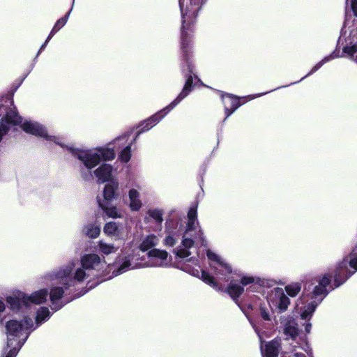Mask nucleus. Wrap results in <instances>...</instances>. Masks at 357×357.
<instances>
[{
    "label": "nucleus",
    "instance_id": "obj_26",
    "mask_svg": "<svg viewBox=\"0 0 357 357\" xmlns=\"http://www.w3.org/2000/svg\"><path fill=\"white\" fill-rule=\"evenodd\" d=\"M98 250L103 255H108L114 253L117 250V248L114 247V245L107 243L104 241H99L98 243Z\"/></svg>",
    "mask_w": 357,
    "mask_h": 357
},
{
    "label": "nucleus",
    "instance_id": "obj_4",
    "mask_svg": "<svg viewBox=\"0 0 357 357\" xmlns=\"http://www.w3.org/2000/svg\"><path fill=\"white\" fill-rule=\"evenodd\" d=\"M206 255L210 261V266L217 278L225 281L230 280L225 291L231 296L241 310L245 313L243 307L238 303V299L243 293L244 287L251 284H261L262 282L260 279L251 275H243L241 278V285L237 281L230 280L229 275L232 272L231 267L221 257L209 250H207Z\"/></svg>",
    "mask_w": 357,
    "mask_h": 357
},
{
    "label": "nucleus",
    "instance_id": "obj_32",
    "mask_svg": "<svg viewBox=\"0 0 357 357\" xmlns=\"http://www.w3.org/2000/svg\"><path fill=\"white\" fill-rule=\"evenodd\" d=\"M292 340V342L291 343V347H292V352H293V355L294 357H306V356L301 353V352H297L296 351V349L297 348H298V347H294V345H296V346H299V344H298V339H297V340Z\"/></svg>",
    "mask_w": 357,
    "mask_h": 357
},
{
    "label": "nucleus",
    "instance_id": "obj_12",
    "mask_svg": "<svg viewBox=\"0 0 357 357\" xmlns=\"http://www.w3.org/2000/svg\"><path fill=\"white\" fill-rule=\"evenodd\" d=\"M168 253L159 249H151L148 252L146 266L149 267H164L169 264Z\"/></svg>",
    "mask_w": 357,
    "mask_h": 357
},
{
    "label": "nucleus",
    "instance_id": "obj_30",
    "mask_svg": "<svg viewBox=\"0 0 357 357\" xmlns=\"http://www.w3.org/2000/svg\"><path fill=\"white\" fill-rule=\"evenodd\" d=\"M337 56L335 54V53L333 52L331 55H329L328 56L324 57L321 61H320L314 66H313L312 68L311 69V70L310 71V73L307 75H306L305 76H304L303 78H305L307 76H309L310 75L313 74L317 70H318L324 63L328 62L329 61L335 59Z\"/></svg>",
    "mask_w": 357,
    "mask_h": 357
},
{
    "label": "nucleus",
    "instance_id": "obj_20",
    "mask_svg": "<svg viewBox=\"0 0 357 357\" xmlns=\"http://www.w3.org/2000/svg\"><path fill=\"white\" fill-rule=\"evenodd\" d=\"M128 207L132 212L139 211L142 207V202L140 199L139 192L135 189L131 188L128 191Z\"/></svg>",
    "mask_w": 357,
    "mask_h": 357
},
{
    "label": "nucleus",
    "instance_id": "obj_39",
    "mask_svg": "<svg viewBox=\"0 0 357 357\" xmlns=\"http://www.w3.org/2000/svg\"><path fill=\"white\" fill-rule=\"evenodd\" d=\"M52 38H49V36L47 38L45 42H47V43H48V42Z\"/></svg>",
    "mask_w": 357,
    "mask_h": 357
},
{
    "label": "nucleus",
    "instance_id": "obj_8",
    "mask_svg": "<svg viewBox=\"0 0 357 357\" xmlns=\"http://www.w3.org/2000/svg\"><path fill=\"white\" fill-rule=\"evenodd\" d=\"M337 45L343 53L357 63V20L349 24L347 17L337 40Z\"/></svg>",
    "mask_w": 357,
    "mask_h": 357
},
{
    "label": "nucleus",
    "instance_id": "obj_2",
    "mask_svg": "<svg viewBox=\"0 0 357 357\" xmlns=\"http://www.w3.org/2000/svg\"><path fill=\"white\" fill-rule=\"evenodd\" d=\"M166 231L167 234L165 238V244L172 247L181 239V243L174 249V253L181 259L190 257L186 262H192L195 265V267H192L188 264H185L181 269L202 279L214 289L219 290L220 287L214 278L205 271H199V261L195 257L198 255V249L206 245L204 233L197 220V206L191 207L188 212V222L185 231L181 226L178 227V222L172 220L166 222Z\"/></svg>",
    "mask_w": 357,
    "mask_h": 357
},
{
    "label": "nucleus",
    "instance_id": "obj_37",
    "mask_svg": "<svg viewBox=\"0 0 357 357\" xmlns=\"http://www.w3.org/2000/svg\"><path fill=\"white\" fill-rule=\"evenodd\" d=\"M47 45V42H45L40 47L38 54H37V56H38L40 52L45 48L46 45Z\"/></svg>",
    "mask_w": 357,
    "mask_h": 357
},
{
    "label": "nucleus",
    "instance_id": "obj_29",
    "mask_svg": "<svg viewBox=\"0 0 357 357\" xmlns=\"http://www.w3.org/2000/svg\"><path fill=\"white\" fill-rule=\"evenodd\" d=\"M14 344L13 346L8 347L7 345L6 348L3 349V354L1 357H15L17 354L18 351L21 348L17 344V340L15 338L13 340Z\"/></svg>",
    "mask_w": 357,
    "mask_h": 357
},
{
    "label": "nucleus",
    "instance_id": "obj_7",
    "mask_svg": "<svg viewBox=\"0 0 357 357\" xmlns=\"http://www.w3.org/2000/svg\"><path fill=\"white\" fill-rule=\"evenodd\" d=\"M181 48L183 61L185 63V66H182V70L183 73H185V70L188 71V73L185 74L186 81L181 92L167 106V112L172 110L178 104L188 96L192 89L193 78L192 74L193 66L190 60V40L185 39L184 32H183L182 35Z\"/></svg>",
    "mask_w": 357,
    "mask_h": 357
},
{
    "label": "nucleus",
    "instance_id": "obj_3",
    "mask_svg": "<svg viewBox=\"0 0 357 357\" xmlns=\"http://www.w3.org/2000/svg\"><path fill=\"white\" fill-rule=\"evenodd\" d=\"M78 261L71 260L67 264L45 273L42 278L50 282H56L50 288V299L52 309L59 310L67 303L75 298L83 296L87 290L82 291L73 298L64 302L62 298L70 294L71 288L82 284L91 276L98 275L106 264L104 258L97 254H85L80 258V265L77 266Z\"/></svg>",
    "mask_w": 357,
    "mask_h": 357
},
{
    "label": "nucleus",
    "instance_id": "obj_18",
    "mask_svg": "<svg viewBox=\"0 0 357 357\" xmlns=\"http://www.w3.org/2000/svg\"><path fill=\"white\" fill-rule=\"evenodd\" d=\"M123 225L116 222L106 223L103 228L104 233L109 236H114L116 239H121L123 236Z\"/></svg>",
    "mask_w": 357,
    "mask_h": 357
},
{
    "label": "nucleus",
    "instance_id": "obj_21",
    "mask_svg": "<svg viewBox=\"0 0 357 357\" xmlns=\"http://www.w3.org/2000/svg\"><path fill=\"white\" fill-rule=\"evenodd\" d=\"M83 233L91 238H96L100 234V226L96 222H89L83 227Z\"/></svg>",
    "mask_w": 357,
    "mask_h": 357
},
{
    "label": "nucleus",
    "instance_id": "obj_41",
    "mask_svg": "<svg viewBox=\"0 0 357 357\" xmlns=\"http://www.w3.org/2000/svg\"><path fill=\"white\" fill-rule=\"evenodd\" d=\"M303 79H304L303 77V78H301V80L297 81V83L301 82V80H303Z\"/></svg>",
    "mask_w": 357,
    "mask_h": 357
},
{
    "label": "nucleus",
    "instance_id": "obj_5",
    "mask_svg": "<svg viewBox=\"0 0 357 357\" xmlns=\"http://www.w3.org/2000/svg\"><path fill=\"white\" fill-rule=\"evenodd\" d=\"M51 317V312L48 307H40L38 309L36 316V322L28 315L24 314L20 321L11 319L6 322V330L8 336V346L14 344L15 338L17 340V344L22 348L30 333L40 324L47 321Z\"/></svg>",
    "mask_w": 357,
    "mask_h": 357
},
{
    "label": "nucleus",
    "instance_id": "obj_31",
    "mask_svg": "<svg viewBox=\"0 0 357 357\" xmlns=\"http://www.w3.org/2000/svg\"><path fill=\"white\" fill-rule=\"evenodd\" d=\"M149 215L153 218L155 222L161 224L163 222V211L158 208L149 209Z\"/></svg>",
    "mask_w": 357,
    "mask_h": 357
},
{
    "label": "nucleus",
    "instance_id": "obj_33",
    "mask_svg": "<svg viewBox=\"0 0 357 357\" xmlns=\"http://www.w3.org/2000/svg\"><path fill=\"white\" fill-rule=\"evenodd\" d=\"M259 311H260V315L263 318L264 320H265V321L271 320L269 311L266 307L261 305Z\"/></svg>",
    "mask_w": 357,
    "mask_h": 357
},
{
    "label": "nucleus",
    "instance_id": "obj_35",
    "mask_svg": "<svg viewBox=\"0 0 357 357\" xmlns=\"http://www.w3.org/2000/svg\"><path fill=\"white\" fill-rule=\"evenodd\" d=\"M268 93V92L261 93H259V94H256V95L248 96V97L250 98V100H252V99L260 97V96H261L263 95H265V94H266Z\"/></svg>",
    "mask_w": 357,
    "mask_h": 357
},
{
    "label": "nucleus",
    "instance_id": "obj_9",
    "mask_svg": "<svg viewBox=\"0 0 357 357\" xmlns=\"http://www.w3.org/2000/svg\"><path fill=\"white\" fill-rule=\"evenodd\" d=\"M190 5L187 6L184 13L183 4L182 0H179V6L182 15V30L181 36L184 32L185 39H190V37L188 33L189 29L188 21L189 19L196 17L201 7L205 3L206 0H189Z\"/></svg>",
    "mask_w": 357,
    "mask_h": 357
},
{
    "label": "nucleus",
    "instance_id": "obj_40",
    "mask_svg": "<svg viewBox=\"0 0 357 357\" xmlns=\"http://www.w3.org/2000/svg\"><path fill=\"white\" fill-rule=\"evenodd\" d=\"M303 79H304L303 77V78H301V80L297 81V83L301 82V80H303Z\"/></svg>",
    "mask_w": 357,
    "mask_h": 357
},
{
    "label": "nucleus",
    "instance_id": "obj_6",
    "mask_svg": "<svg viewBox=\"0 0 357 357\" xmlns=\"http://www.w3.org/2000/svg\"><path fill=\"white\" fill-rule=\"evenodd\" d=\"M68 150L75 158H77L82 168V176L85 180L93 178L91 169L98 165L102 160L110 161L115 158V151L111 147V144L106 146H98L91 149H80L73 146L66 145L64 146Z\"/></svg>",
    "mask_w": 357,
    "mask_h": 357
},
{
    "label": "nucleus",
    "instance_id": "obj_34",
    "mask_svg": "<svg viewBox=\"0 0 357 357\" xmlns=\"http://www.w3.org/2000/svg\"><path fill=\"white\" fill-rule=\"evenodd\" d=\"M349 0H347V4L348 5ZM350 6L354 15L357 17V0H350Z\"/></svg>",
    "mask_w": 357,
    "mask_h": 357
},
{
    "label": "nucleus",
    "instance_id": "obj_24",
    "mask_svg": "<svg viewBox=\"0 0 357 357\" xmlns=\"http://www.w3.org/2000/svg\"><path fill=\"white\" fill-rule=\"evenodd\" d=\"M98 204L107 217L111 218H117L121 217V213L116 206H108L106 203L100 200L98 201Z\"/></svg>",
    "mask_w": 357,
    "mask_h": 357
},
{
    "label": "nucleus",
    "instance_id": "obj_15",
    "mask_svg": "<svg viewBox=\"0 0 357 357\" xmlns=\"http://www.w3.org/2000/svg\"><path fill=\"white\" fill-rule=\"evenodd\" d=\"M169 112H167V107H165L146 120L144 121L140 125L142 128L138 131V135H140L143 132L149 130L154 126L158 123Z\"/></svg>",
    "mask_w": 357,
    "mask_h": 357
},
{
    "label": "nucleus",
    "instance_id": "obj_13",
    "mask_svg": "<svg viewBox=\"0 0 357 357\" xmlns=\"http://www.w3.org/2000/svg\"><path fill=\"white\" fill-rule=\"evenodd\" d=\"M26 294H21L17 296H8L6 298L7 303L10 309L14 313H26L29 309V305L26 299Z\"/></svg>",
    "mask_w": 357,
    "mask_h": 357
},
{
    "label": "nucleus",
    "instance_id": "obj_1",
    "mask_svg": "<svg viewBox=\"0 0 357 357\" xmlns=\"http://www.w3.org/2000/svg\"><path fill=\"white\" fill-rule=\"evenodd\" d=\"M357 271V246L351 253L347 256L330 273L324 274L322 277L314 280L318 283L314 286L310 294H303L297 301L296 307L301 314V318L305 321L303 326L305 333L299 330L298 324L293 317L287 316L281 318V324L283 326L284 334L286 340H297L298 344L309 357H313L312 351L307 339V335L310 333L312 324L310 323L314 312L318 305L328 295V292L335 288L339 287L344 283L347 279ZM297 347L296 345H294Z\"/></svg>",
    "mask_w": 357,
    "mask_h": 357
},
{
    "label": "nucleus",
    "instance_id": "obj_36",
    "mask_svg": "<svg viewBox=\"0 0 357 357\" xmlns=\"http://www.w3.org/2000/svg\"><path fill=\"white\" fill-rule=\"evenodd\" d=\"M6 309V305L4 302L0 299V314L3 312Z\"/></svg>",
    "mask_w": 357,
    "mask_h": 357
},
{
    "label": "nucleus",
    "instance_id": "obj_11",
    "mask_svg": "<svg viewBox=\"0 0 357 357\" xmlns=\"http://www.w3.org/2000/svg\"><path fill=\"white\" fill-rule=\"evenodd\" d=\"M129 134L126 133L121 136L116 137L112 142H110L111 147L114 149L123 148L119 155V159L121 162H128L131 158V146L132 143H128Z\"/></svg>",
    "mask_w": 357,
    "mask_h": 357
},
{
    "label": "nucleus",
    "instance_id": "obj_16",
    "mask_svg": "<svg viewBox=\"0 0 357 357\" xmlns=\"http://www.w3.org/2000/svg\"><path fill=\"white\" fill-rule=\"evenodd\" d=\"M113 167L111 165L104 163L93 171L94 176L97 178L98 183L110 182L112 178Z\"/></svg>",
    "mask_w": 357,
    "mask_h": 357
},
{
    "label": "nucleus",
    "instance_id": "obj_14",
    "mask_svg": "<svg viewBox=\"0 0 357 357\" xmlns=\"http://www.w3.org/2000/svg\"><path fill=\"white\" fill-rule=\"evenodd\" d=\"M240 98L232 96L229 93L222 94V100L225 107L226 114L225 121L230 115H231L243 103L240 102Z\"/></svg>",
    "mask_w": 357,
    "mask_h": 357
},
{
    "label": "nucleus",
    "instance_id": "obj_27",
    "mask_svg": "<svg viewBox=\"0 0 357 357\" xmlns=\"http://www.w3.org/2000/svg\"><path fill=\"white\" fill-rule=\"evenodd\" d=\"M71 10H72V8L70 10V11H68L66 13V15L64 17L59 19L56 21V24H54V27L52 28V31H50V33L49 34V38H52L54 36V35L66 24V22L68 20V17L70 16Z\"/></svg>",
    "mask_w": 357,
    "mask_h": 357
},
{
    "label": "nucleus",
    "instance_id": "obj_38",
    "mask_svg": "<svg viewBox=\"0 0 357 357\" xmlns=\"http://www.w3.org/2000/svg\"><path fill=\"white\" fill-rule=\"evenodd\" d=\"M139 135H138V132L137 133L135 137L130 142L132 143V144L136 141L137 138L138 137Z\"/></svg>",
    "mask_w": 357,
    "mask_h": 357
},
{
    "label": "nucleus",
    "instance_id": "obj_19",
    "mask_svg": "<svg viewBox=\"0 0 357 357\" xmlns=\"http://www.w3.org/2000/svg\"><path fill=\"white\" fill-rule=\"evenodd\" d=\"M119 183L117 179H112L103 189V197L105 201H112L119 196Z\"/></svg>",
    "mask_w": 357,
    "mask_h": 357
},
{
    "label": "nucleus",
    "instance_id": "obj_17",
    "mask_svg": "<svg viewBox=\"0 0 357 357\" xmlns=\"http://www.w3.org/2000/svg\"><path fill=\"white\" fill-rule=\"evenodd\" d=\"M48 295L50 296V291L49 292L47 289H41L33 291L30 295L26 294L25 299L27 300L29 306L31 304L41 305L47 301ZM50 300L51 302L50 306H52L51 299L50 298ZM51 309L54 310L52 307H51ZM54 311L56 310H54Z\"/></svg>",
    "mask_w": 357,
    "mask_h": 357
},
{
    "label": "nucleus",
    "instance_id": "obj_23",
    "mask_svg": "<svg viewBox=\"0 0 357 357\" xmlns=\"http://www.w3.org/2000/svg\"><path fill=\"white\" fill-rule=\"evenodd\" d=\"M280 344L278 341H271L266 344L265 350H262L263 357H278Z\"/></svg>",
    "mask_w": 357,
    "mask_h": 357
},
{
    "label": "nucleus",
    "instance_id": "obj_28",
    "mask_svg": "<svg viewBox=\"0 0 357 357\" xmlns=\"http://www.w3.org/2000/svg\"><path fill=\"white\" fill-rule=\"evenodd\" d=\"M302 284L301 282H293L284 287L285 292L291 297L296 296L301 291Z\"/></svg>",
    "mask_w": 357,
    "mask_h": 357
},
{
    "label": "nucleus",
    "instance_id": "obj_22",
    "mask_svg": "<svg viewBox=\"0 0 357 357\" xmlns=\"http://www.w3.org/2000/svg\"><path fill=\"white\" fill-rule=\"evenodd\" d=\"M158 243L159 238L158 236L153 234L148 235L142 240L139 248L142 251L145 252L157 245Z\"/></svg>",
    "mask_w": 357,
    "mask_h": 357
},
{
    "label": "nucleus",
    "instance_id": "obj_25",
    "mask_svg": "<svg viewBox=\"0 0 357 357\" xmlns=\"http://www.w3.org/2000/svg\"><path fill=\"white\" fill-rule=\"evenodd\" d=\"M132 258L130 255H128L122 259H120L121 261L119 267L113 271V274L116 276L129 270L131 266L130 261Z\"/></svg>",
    "mask_w": 357,
    "mask_h": 357
},
{
    "label": "nucleus",
    "instance_id": "obj_10",
    "mask_svg": "<svg viewBox=\"0 0 357 357\" xmlns=\"http://www.w3.org/2000/svg\"><path fill=\"white\" fill-rule=\"evenodd\" d=\"M268 302L271 307L278 309L280 312L285 311L290 304L289 297L280 287L274 288L271 291L268 296Z\"/></svg>",
    "mask_w": 357,
    "mask_h": 357
}]
</instances>
